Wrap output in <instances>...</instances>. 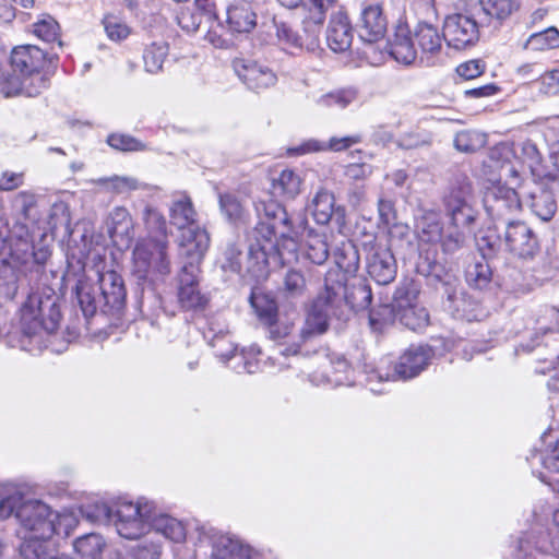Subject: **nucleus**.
<instances>
[{
    "label": "nucleus",
    "mask_w": 559,
    "mask_h": 559,
    "mask_svg": "<svg viewBox=\"0 0 559 559\" xmlns=\"http://www.w3.org/2000/svg\"><path fill=\"white\" fill-rule=\"evenodd\" d=\"M57 278V276L55 275ZM64 275L52 285L41 278L21 307V335L8 333V344L26 352H36L46 347L45 335L53 333L60 323L61 313L56 288L61 285Z\"/></svg>",
    "instance_id": "3"
},
{
    "label": "nucleus",
    "mask_w": 559,
    "mask_h": 559,
    "mask_svg": "<svg viewBox=\"0 0 559 559\" xmlns=\"http://www.w3.org/2000/svg\"><path fill=\"white\" fill-rule=\"evenodd\" d=\"M433 357V352L429 346L412 345L400 357L392 372H382L372 370L367 376V383L372 392L380 393L381 389L374 385V382L407 380L417 377L427 368Z\"/></svg>",
    "instance_id": "9"
},
{
    "label": "nucleus",
    "mask_w": 559,
    "mask_h": 559,
    "mask_svg": "<svg viewBox=\"0 0 559 559\" xmlns=\"http://www.w3.org/2000/svg\"><path fill=\"white\" fill-rule=\"evenodd\" d=\"M198 214L190 197L185 193L176 195L169 207L170 223L178 229H185L198 224Z\"/></svg>",
    "instance_id": "30"
},
{
    "label": "nucleus",
    "mask_w": 559,
    "mask_h": 559,
    "mask_svg": "<svg viewBox=\"0 0 559 559\" xmlns=\"http://www.w3.org/2000/svg\"><path fill=\"white\" fill-rule=\"evenodd\" d=\"M177 22L185 32L192 34L199 29L202 16L192 8H182L177 15Z\"/></svg>",
    "instance_id": "62"
},
{
    "label": "nucleus",
    "mask_w": 559,
    "mask_h": 559,
    "mask_svg": "<svg viewBox=\"0 0 559 559\" xmlns=\"http://www.w3.org/2000/svg\"><path fill=\"white\" fill-rule=\"evenodd\" d=\"M94 185L105 187L109 191H114L117 193H123L129 190H134L138 188V182L133 178L129 177H102L92 180Z\"/></svg>",
    "instance_id": "54"
},
{
    "label": "nucleus",
    "mask_w": 559,
    "mask_h": 559,
    "mask_svg": "<svg viewBox=\"0 0 559 559\" xmlns=\"http://www.w3.org/2000/svg\"><path fill=\"white\" fill-rule=\"evenodd\" d=\"M301 179L290 169H284L277 178L273 179V193L293 199L300 192Z\"/></svg>",
    "instance_id": "40"
},
{
    "label": "nucleus",
    "mask_w": 559,
    "mask_h": 559,
    "mask_svg": "<svg viewBox=\"0 0 559 559\" xmlns=\"http://www.w3.org/2000/svg\"><path fill=\"white\" fill-rule=\"evenodd\" d=\"M199 266L186 263L177 277V299L182 309H200L206 305L207 299L199 287Z\"/></svg>",
    "instance_id": "15"
},
{
    "label": "nucleus",
    "mask_w": 559,
    "mask_h": 559,
    "mask_svg": "<svg viewBox=\"0 0 559 559\" xmlns=\"http://www.w3.org/2000/svg\"><path fill=\"white\" fill-rule=\"evenodd\" d=\"M418 289L412 281H403L395 289V308L399 321L409 330L417 331L429 324L427 309L417 302Z\"/></svg>",
    "instance_id": "11"
},
{
    "label": "nucleus",
    "mask_w": 559,
    "mask_h": 559,
    "mask_svg": "<svg viewBox=\"0 0 559 559\" xmlns=\"http://www.w3.org/2000/svg\"><path fill=\"white\" fill-rule=\"evenodd\" d=\"M346 274V283L348 282L347 271H344ZM372 301V292L369 285H367L364 281H358L350 285V290L348 292V285L346 284V299L344 302V307L349 306L354 310H364L367 309Z\"/></svg>",
    "instance_id": "37"
},
{
    "label": "nucleus",
    "mask_w": 559,
    "mask_h": 559,
    "mask_svg": "<svg viewBox=\"0 0 559 559\" xmlns=\"http://www.w3.org/2000/svg\"><path fill=\"white\" fill-rule=\"evenodd\" d=\"M483 201L486 212L492 218H506L518 213L522 206L518 192L500 183L488 187Z\"/></svg>",
    "instance_id": "16"
},
{
    "label": "nucleus",
    "mask_w": 559,
    "mask_h": 559,
    "mask_svg": "<svg viewBox=\"0 0 559 559\" xmlns=\"http://www.w3.org/2000/svg\"><path fill=\"white\" fill-rule=\"evenodd\" d=\"M335 0H302V31L309 36L310 45L317 46L326 12Z\"/></svg>",
    "instance_id": "22"
},
{
    "label": "nucleus",
    "mask_w": 559,
    "mask_h": 559,
    "mask_svg": "<svg viewBox=\"0 0 559 559\" xmlns=\"http://www.w3.org/2000/svg\"><path fill=\"white\" fill-rule=\"evenodd\" d=\"M357 33L365 43H378L386 33L388 21L380 4H368L361 10L357 22Z\"/></svg>",
    "instance_id": "18"
},
{
    "label": "nucleus",
    "mask_w": 559,
    "mask_h": 559,
    "mask_svg": "<svg viewBox=\"0 0 559 559\" xmlns=\"http://www.w3.org/2000/svg\"><path fill=\"white\" fill-rule=\"evenodd\" d=\"M180 230L179 254L188 259L187 263H194L199 266V263L210 247V236L207 231L201 228L199 224Z\"/></svg>",
    "instance_id": "19"
},
{
    "label": "nucleus",
    "mask_w": 559,
    "mask_h": 559,
    "mask_svg": "<svg viewBox=\"0 0 559 559\" xmlns=\"http://www.w3.org/2000/svg\"><path fill=\"white\" fill-rule=\"evenodd\" d=\"M480 26L484 21L476 14H451L444 20L443 38L449 47L462 50L478 40Z\"/></svg>",
    "instance_id": "12"
},
{
    "label": "nucleus",
    "mask_w": 559,
    "mask_h": 559,
    "mask_svg": "<svg viewBox=\"0 0 559 559\" xmlns=\"http://www.w3.org/2000/svg\"><path fill=\"white\" fill-rule=\"evenodd\" d=\"M486 142V133L477 130H462L455 134L454 147L463 153H472L484 147Z\"/></svg>",
    "instance_id": "45"
},
{
    "label": "nucleus",
    "mask_w": 559,
    "mask_h": 559,
    "mask_svg": "<svg viewBox=\"0 0 559 559\" xmlns=\"http://www.w3.org/2000/svg\"><path fill=\"white\" fill-rule=\"evenodd\" d=\"M353 41V28L347 14L338 10L333 12L326 29L328 46L335 52L346 51Z\"/></svg>",
    "instance_id": "25"
},
{
    "label": "nucleus",
    "mask_w": 559,
    "mask_h": 559,
    "mask_svg": "<svg viewBox=\"0 0 559 559\" xmlns=\"http://www.w3.org/2000/svg\"><path fill=\"white\" fill-rule=\"evenodd\" d=\"M11 516L17 521V534H35L38 537L69 536L79 522L71 510L53 511L23 487L4 486L0 497V519Z\"/></svg>",
    "instance_id": "2"
},
{
    "label": "nucleus",
    "mask_w": 559,
    "mask_h": 559,
    "mask_svg": "<svg viewBox=\"0 0 559 559\" xmlns=\"http://www.w3.org/2000/svg\"><path fill=\"white\" fill-rule=\"evenodd\" d=\"M537 461L549 473H559V438L555 441L548 440L544 450L532 454L531 464Z\"/></svg>",
    "instance_id": "44"
},
{
    "label": "nucleus",
    "mask_w": 559,
    "mask_h": 559,
    "mask_svg": "<svg viewBox=\"0 0 559 559\" xmlns=\"http://www.w3.org/2000/svg\"><path fill=\"white\" fill-rule=\"evenodd\" d=\"M168 44L166 41H154L148 45L143 53L145 71L156 74L163 70V64L168 56Z\"/></svg>",
    "instance_id": "39"
},
{
    "label": "nucleus",
    "mask_w": 559,
    "mask_h": 559,
    "mask_svg": "<svg viewBox=\"0 0 559 559\" xmlns=\"http://www.w3.org/2000/svg\"><path fill=\"white\" fill-rule=\"evenodd\" d=\"M243 252L238 243H229L225 251L222 261V269L227 272L240 274L243 270L250 274L247 270L248 266V253L246 254V262L243 263Z\"/></svg>",
    "instance_id": "46"
},
{
    "label": "nucleus",
    "mask_w": 559,
    "mask_h": 559,
    "mask_svg": "<svg viewBox=\"0 0 559 559\" xmlns=\"http://www.w3.org/2000/svg\"><path fill=\"white\" fill-rule=\"evenodd\" d=\"M219 205L222 212L229 221L237 222L242 218L243 207L236 195L230 193L221 194Z\"/></svg>",
    "instance_id": "59"
},
{
    "label": "nucleus",
    "mask_w": 559,
    "mask_h": 559,
    "mask_svg": "<svg viewBox=\"0 0 559 559\" xmlns=\"http://www.w3.org/2000/svg\"><path fill=\"white\" fill-rule=\"evenodd\" d=\"M345 299L346 274L343 267L337 264L328 271L324 280V289L313 300L308 310L304 326L298 336L299 341L281 348L280 354L284 357L297 355L301 343L326 332L329 320L332 317H341Z\"/></svg>",
    "instance_id": "4"
},
{
    "label": "nucleus",
    "mask_w": 559,
    "mask_h": 559,
    "mask_svg": "<svg viewBox=\"0 0 559 559\" xmlns=\"http://www.w3.org/2000/svg\"><path fill=\"white\" fill-rule=\"evenodd\" d=\"M273 27L276 29L278 43L288 48L313 49L316 46L310 45L309 36L304 32L305 38L296 34L293 28L285 22H277L274 17L271 20Z\"/></svg>",
    "instance_id": "41"
},
{
    "label": "nucleus",
    "mask_w": 559,
    "mask_h": 559,
    "mask_svg": "<svg viewBox=\"0 0 559 559\" xmlns=\"http://www.w3.org/2000/svg\"><path fill=\"white\" fill-rule=\"evenodd\" d=\"M107 143L110 147L122 152H136L144 151L145 144L135 138L121 133H112L107 138Z\"/></svg>",
    "instance_id": "56"
},
{
    "label": "nucleus",
    "mask_w": 559,
    "mask_h": 559,
    "mask_svg": "<svg viewBox=\"0 0 559 559\" xmlns=\"http://www.w3.org/2000/svg\"><path fill=\"white\" fill-rule=\"evenodd\" d=\"M559 47V31L549 27L543 32L532 34L525 44V48L542 51Z\"/></svg>",
    "instance_id": "47"
},
{
    "label": "nucleus",
    "mask_w": 559,
    "mask_h": 559,
    "mask_svg": "<svg viewBox=\"0 0 559 559\" xmlns=\"http://www.w3.org/2000/svg\"><path fill=\"white\" fill-rule=\"evenodd\" d=\"M514 147L518 150V160L520 162L519 173L522 170L524 165H527V167L533 169L540 164L542 154L532 140H524L519 143H514Z\"/></svg>",
    "instance_id": "49"
},
{
    "label": "nucleus",
    "mask_w": 559,
    "mask_h": 559,
    "mask_svg": "<svg viewBox=\"0 0 559 559\" xmlns=\"http://www.w3.org/2000/svg\"><path fill=\"white\" fill-rule=\"evenodd\" d=\"M259 216L254 241L248 248V272L255 277L263 275L270 260L282 264L296 259L298 242L295 236L307 230V219L298 215L295 219L273 199L258 200L254 203Z\"/></svg>",
    "instance_id": "1"
},
{
    "label": "nucleus",
    "mask_w": 559,
    "mask_h": 559,
    "mask_svg": "<svg viewBox=\"0 0 559 559\" xmlns=\"http://www.w3.org/2000/svg\"><path fill=\"white\" fill-rule=\"evenodd\" d=\"M258 4L250 0H236L227 8V24L231 32L249 33L258 25Z\"/></svg>",
    "instance_id": "24"
},
{
    "label": "nucleus",
    "mask_w": 559,
    "mask_h": 559,
    "mask_svg": "<svg viewBox=\"0 0 559 559\" xmlns=\"http://www.w3.org/2000/svg\"><path fill=\"white\" fill-rule=\"evenodd\" d=\"M33 33L37 38L45 43H55L59 40L60 27L57 21L50 15H43L36 23L33 24Z\"/></svg>",
    "instance_id": "48"
},
{
    "label": "nucleus",
    "mask_w": 559,
    "mask_h": 559,
    "mask_svg": "<svg viewBox=\"0 0 559 559\" xmlns=\"http://www.w3.org/2000/svg\"><path fill=\"white\" fill-rule=\"evenodd\" d=\"M399 320L397 309L395 308V295L391 305H382L378 309H372L369 313L370 324L376 326L378 324H385Z\"/></svg>",
    "instance_id": "60"
},
{
    "label": "nucleus",
    "mask_w": 559,
    "mask_h": 559,
    "mask_svg": "<svg viewBox=\"0 0 559 559\" xmlns=\"http://www.w3.org/2000/svg\"><path fill=\"white\" fill-rule=\"evenodd\" d=\"M415 228L419 243L439 245L447 255L459 252L466 243L467 235L450 224L445 228L440 213L432 210L423 211Z\"/></svg>",
    "instance_id": "7"
},
{
    "label": "nucleus",
    "mask_w": 559,
    "mask_h": 559,
    "mask_svg": "<svg viewBox=\"0 0 559 559\" xmlns=\"http://www.w3.org/2000/svg\"><path fill=\"white\" fill-rule=\"evenodd\" d=\"M250 301L257 316L264 324L273 323L277 318V307L274 300H270L263 295L252 294Z\"/></svg>",
    "instance_id": "52"
},
{
    "label": "nucleus",
    "mask_w": 559,
    "mask_h": 559,
    "mask_svg": "<svg viewBox=\"0 0 559 559\" xmlns=\"http://www.w3.org/2000/svg\"><path fill=\"white\" fill-rule=\"evenodd\" d=\"M150 532L177 544L183 543L187 537L186 524L181 520L160 511L155 502L154 514L150 516Z\"/></svg>",
    "instance_id": "23"
},
{
    "label": "nucleus",
    "mask_w": 559,
    "mask_h": 559,
    "mask_svg": "<svg viewBox=\"0 0 559 559\" xmlns=\"http://www.w3.org/2000/svg\"><path fill=\"white\" fill-rule=\"evenodd\" d=\"M163 552V543L154 536L146 537L131 548L132 559H159Z\"/></svg>",
    "instance_id": "50"
},
{
    "label": "nucleus",
    "mask_w": 559,
    "mask_h": 559,
    "mask_svg": "<svg viewBox=\"0 0 559 559\" xmlns=\"http://www.w3.org/2000/svg\"><path fill=\"white\" fill-rule=\"evenodd\" d=\"M504 251L523 259L532 258L538 250V239L522 221H510L503 231Z\"/></svg>",
    "instance_id": "14"
},
{
    "label": "nucleus",
    "mask_w": 559,
    "mask_h": 559,
    "mask_svg": "<svg viewBox=\"0 0 559 559\" xmlns=\"http://www.w3.org/2000/svg\"><path fill=\"white\" fill-rule=\"evenodd\" d=\"M358 90L356 87H343L320 95L316 104L321 108L344 109L358 100Z\"/></svg>",
    "instance_id": "34"
},
{
    "label": "nucleus",
    "mask_w": 559,
    "mask_h": 559,
    "mask_svg": "<svg viewBox=\"0 0 559 559\" xmlns=\"http://www.w3.org/2000/svg\"><path fill=\"white\" fill-rule=\"evenodd\" d=\"M306 238L304 240V254L313 264L321 265L329 258V245L325 236L319 233L308 229Z\"/></svg>",
    "instance_id": "33"
},
{
    "label": "nucleus",
    "mask_w": 559,
    "mask_h": 559,
    "mask_svg": "<svg viewBox=\"0 0 559 559\" xmlns=\"http://www.w3.org/2000/svg\"><path fill=\"white\" fill-rule=\"evenodd\" d=\"M477 245L481 251L483 258L497 254L504 250L503 234L488 229L478 240Z\"/></svg>",
    "instance_id": "53"
},
{
    "label": "nucleus",
    "mask_w": 559,
    "mask_h": 559,
    "mask_svg": "<svg viewBox=\"0 0 559 559\" xmlns=\"http://www.w3.org/2000/svg\"><path fill=\"white\" fill-rule=\"evenodd\" d=\"M333 364L334 377H325L320 383H329L333 385H352L354 380L349 377L352 372L347 360L343 357H337Z\"/></svg>",
    "instance_id": "55"
},
{
    "label": "nucleus",
    "mask_w": 559,
    "mask_h": 559,
    "mask_svg": "<svg viewBox=\"0 0 559 559\" xmlns=\"http://www.w3.org/2000/svg\"><path fill=\"white\" fill-rule=\"evenodd\" d=\"M73 547L82 558L96 559L105 549L106 543L100 535L92 533L76 538Z\"/></svg>",
    "instance_id": "43"
},
{
    "label": "nucleus",
    "mask_w": 559,
    "mask_h": 559,
    "mask_svg": "<svg viewBox=\"0 0 559 559\" xmlns=\"http://www.w3.org/2000/svg\"><path fill=\"white\" fill-rule=\"evenodd\" d=\"M442 204L449 224L454 229L466 231L475 224L478 211L471 181L465 176L455 177L448 186L442 197Z\"/></svg>",
    "instance_id": "6"
},
{
    "label": "nucleus",
    "mask_w": 559,
    "mask_h": 559,
    "mask_svg": "<svg viewBox=\"0 0 559 559\" xmlns=\"http://www.w3.org/2000/svg\"><path fill=\"white\" fill-rule=\"evenodd\" d=\"M485 68V63L481 60L475 59L457 66L456 73L464 80H473L481 75Z\"/></svg>",
    "instance_id": "64"
},
{
    "label": "nucleus",
    "mask_w": 559,
    "mask_h": 559,
    "mask_svg": "<svg viewBox=\"0 0 559 559\" xmlns=\"http://www.w3.org/2000/svg\"><path fill=\"white\" fill-rule=\"evenodd\" d=\"M518 150L514 143L502 142L490 148L488 154V166L499 173V178H519Z\"/></svg>",
    "instance_id": "20"
},
{
    "label": "nucleus",
    "mask_w": 559,
    "mask_h": 559,
    "mask_svg": "<svg viewBox=\"0 0 559 559\" xmlns=\"http://www.w3.org/2000/svg\"><path fill=\"white\" fill-rule=\"evenodd\" d=\"M234 69L238 78L252 91L274 86L277 76L272 69L251 59H236Z\"/></svg>",
    "instance_id": "17"
},
{
    "label": "nucleus",
    "mask_w": 559,
    "mask_h": 559,
    "mask_svg": "<svg viewBox=\"0 0 559 559\" xmlns=\"http://www.w3.org/2000/svg\"><path fill=\"white\" fill-rule=\"evenodd\" d=\"M491 277L492 272L485 258L471 263L465 271L467 284L476 289L487 288Z\"/></svg>",
    "instance_id": "42"
},
{
    "label": "nucleus",
    "mask_w": 559,
    "mask_h": 559,
    "mask_svg": "<svg viewBox=\"0 0 559 559\" xmlns=\"http://www.w3.org/2000/svg\"><path fill=\"white\" fill-rule=\"evenodd\" d=\"M284 289L292 296H301L306 290V278L300 271L289 270L284 277Z\"/></svg>",
    "instance_id": "61"
},
{
    "label": "nucleus",
    "mask_w": 559,
    "mask_h": 559,
    "mask_svg": "<svg viewBox=\"0 0 559 559\" xmlns=\"http://www.w3.org/2000/svg\"><path fill=\"white\" fill-rule=\"evenodd\" d=\"M261 350L257 345L243 348L245 373H255L263 370V365L259 358Z\"/></svg>",
    "instance_id": "63"
},
{
    "label": "nucleus",
    "mask_w": 559,
    "mask_h": 559,
    "mask_svg": "<svg viewBox=\"0 0 559 559\" xmlns=\"http://www.w3.org/2000/svg\"><path fill=\"white\" fill-rule=\"evenodd\" d=\"M390 53L399 62L412 63L417 57L414 37H409L403 31L396 33L394 40L391 43Z\"/></svg>",
    "instance_id": "38"
},
{
    "label": "nucleus",
    "mask_w": 559,
    "mask_h": 559,
    "mask_svg": "<svg viewBox=\"0 0 559 559\" xmlns=\"http://www.w3.org/2000/svg\"><path fill=\"white\" fill-rule=\"evenodd\" d=\"M79 510L82 518L92 524L110 525L111 523L114 506H109L103 500L85 502Z\"/></svg>",
    "instance_id": "35"
},
{
    "label": "nucleus",
    "mask_w": 559,
    "mask_h": 559,
    "mask_svg": "<svg viewBox=\"0 0 559 559\" xmlns=\"http://www.w3.org/2000/svg\"><path fill=\"white\" fill-rule=\"evenodd\" d=\"M108 233L117 246L121 248L130 246L133 238V224L127 209L118 206L110 212Z\"/></svg>",
    "instance_id": "27"
},
{
    "label": "nucleus",
    "mask_w": 559,
    "mask_h": 559,
    "mask_svg": "<svg viewBox=\"0 0 559 559\" xmlns=\"http://www.w3.org/2000/svg\"><path fill=\"white\" fill-rule=\"evenodd\" d=\"M154 514V501L139 498L121 500L114 504L112 520L116 532L126 539H136L150 533V516Z\"/></svg>",
    "instance_id": "8"
},
{
    "label": "nucleus",
    "mask_w": 559,
    "mask_h": 559,
    "mask_svg": "<svg viewBox=\"0 0 559 559\" xmlns=\"http://www.w3.org/2000/svg\"><path fill=\"white\" fill-rule=\"evenodd\" d=\"M105 32L109 39L120 41L130 35L129 26L114 15H106L103 20Z\"/></svg>",
    "instance_id": "57"
},
{
    "label": "nucleus",
    "mask_w": 559,
    "mask_h": 559,
    "mask_svg": "<svg viewBox=\"0 0 559 559\" xmlns=\"http://www.w3.org/2000/svg\"><path fill=\"white\" fill-rule=\"evenodd\" d=\"M75 294L85 317L93 316L103 301L102 295L97 294L95 287L82 278H78Z\"/></svg>",
    "instance_id": "36"
},
{
    "label": "nucleus",
    "mask_w": 559,
    "mask_h": 559,
    "mask_svg": "<svg viewBox=\"0 0 559 559\" xmlns=\"http://www.w3.org/2000/svg\"><path fill=\"white\" fill-rule=\"evenodd\" d=\"M253 549L240 538L217 534L212 538L211 559H251Z\"/></svg>",
    "instance_id": "26"
},
{
    "label": "nucleus",
    "mask_w": 559,
    "mask_h": 559,
    "mask_svg": "<svg viewBox=\"0 0 559 559\" xmlns=\"http://www.w3.org/2000/svg\"><path fill=\"white\" fill-rule=\"evenodd\" d=\"M308 209L313 219L320 225H326L332 219L338 227L345 224V209L335 206L334 194L326 189H320L316 193Z\"/></svg>",
    "instance_id": "21"
},
{
    "label": "nucleus",
    "mask_w": 559,
    "mask_h": 559,
    "mask_svg": "<svg viewBox=\"0 0 559 559\" xmlns=\"http://www.w3.org/2000/svg\"><path fill=\"white\" fill-rule=\"evenodd\" d=\"M93 263L91 271L95 272L99 284V294L102 295L104 306L109 309H120L126 300L127 292L123 280L119 273L114 270H106L100 253L90 252L86 257L75 260L74 253L68 258V272L66 276L69 278L72 274L78 275L85 272Z\"/></svg>",
    "instance_id": "5"
},
{
    "label": "nucleus",
    "mask_w": 559,
    "mask_h": 559,
    "mask_svg": "<svg viewBox=\"0 0 559 559\" xmlns=\"http://www.w3.org/2000/svg\"><path fill=\"white\" fill-rule=\"evenodd\" d=\"M448 309L460 319H466L467 321H472L477 317L469 313L467 311V306L469 305L463 293L453 290L448 294Z\"/></svg>",
    "instance_id": "58"
},
{
    "label": "nucleus",
    "mask_w": 559,
    "mask_h": 559,
    "mask_svg": "<svg viewBox=\"0 0 559 559\" xmlns=\"http://www.w3.org/2000/svg\"><path fill=\"white\" fill-rule=\"evenodd\" d=\"M531 212L540 221L549 222L557 212V201L552 191L537 188L525 200Z\"/></svg>",
    "instance_id": "29"
},
{
    "label": "nucleus",
    "mask_w": 559,
    "mask_h": 559,
    "mask_svg": "<svg viewBox=\"0 0 559 559\" xmlns=\"http://www.w3.org/2000/svg\"><path fill=\"white\" fill-rule=\"evenodd\" d=\"M22 539L20 554L24 559H49L51 555L50 539L35 534H17Z\"/></svg>",
    "instance_id": "32"
},
{
    "label": "nucleus",
    "mask_w": 559,
    "mask_h": 559,
    "mask_svg": "<svg viewBox=\"0 0 559 559\" xmlns=\"http://www.w3.org/2000/svg\"><path fill=\"white\" fill-rule=\"evenodd\" d=\"M17 292V274L9 263L0 264V300H11Z\"/></svg>",
    "instance_id": "51"
},
{
    "label": "nucleus",
    "mask_w": 559,
    "mask_h": 559,
    "mask_svg": "<svg viewBox=\"0 0 559 559\" xmlns=\"http://www.w3.org/2000/svg\"><path fill=\"white\" fill-rule=\"evenodd\" d=\"M414 40L421 52V58L429 59L437 56L442 48L443 34L441 35L436 26L420 22L413 33Z\"/></svg>",
    "instance_id": "28"
},
{
    "label": "nucleus",
    "mask_w": 559,
    "mask_h": 559,
    "mask_svg": "<svg viewBox=\"0 0 559 559\" xmlns=\"http://www.w3.org/2000/svg\"><path fill=\"white\" fill-rule=\"evenodd\" d=\"M479 12L477 16L488 24L491 19L506 20L518 9L514 0H478Z\"/></svg>",
    "instance_id": "31"
},
{
    "label": "nucleus",
    "mask_w": 559,
    "mask_h": 559,
    "mask_svg": "<svg viewBox=\"0 0 559 559\" xmlns=\"http://www.w3.org/2000/svg\"><path fill=\"white\" fill-rule=\"evenodd\" d=\"M367 271L379 285H388L394 281L397 272L395 258L391 250L380 242H370L367 247Z\"/></svg>",
    "instance_id": "13"
},
{
    "label": "nucleus",
    "mask_w": 559,
    "mask_h": 559,
    "mask_svg": "<svg viewBox=\"0 0 559 559\" xmlns=\"http://www.w3.org/2000/svg\"><path fill=\"white\" fill-rule=\"evenodd\" d=\"M165 240L146 238L139 241L133 250L134 273L139 278L154 280L170 272Z\"/></svg>",
    "instance_id": "10"
}]
</instances>
